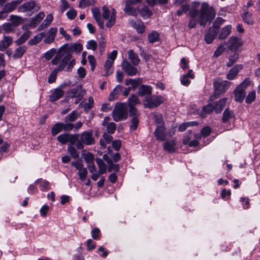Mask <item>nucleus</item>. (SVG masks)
Returning a JSON list of instances; mask_svg holds the SVG:
<instances>
[{"mask_svg": "<svg viewBox=\"0 0 260 260\" xmlns=\"http://www.w3.org/2000/svg\"><path fill=\"white\" fill-rule=\"evenodd\" d=\"M159 39V35L156 31H153L148 35V40L150 43L157 42Z\"/></svg>", "mask_w": 260, "mask_h": 260, "instance_id": "ea45409f", "label": "nucleus"}, {"mask_svg": "<svg viewBox=\"0 0 260 260\" xmlns=\"http://www.w3.org/2000/svg\"><path fill=\"white\" fill-rule=\"evenodd\" d=\"M153 118L154 121L156 123L157 126H163L164 122L162 119V116L160 114H153Z\"/></svg>", "mask_w": 260, "mask_h": 260, "instance_id": "5fc2aeb1", "label": "nucleus"}, {"mask_svg": "<svg viewBox=\"0 0 260 260\" xmlns=\"http://www.w3.org/2000/svg\"><path fill=\"white\" fill-rule=\"evenodd\" d=\"M227 101V98H222L217 102L212 103L214 111L216 113H220L224 107Z\"/></svg>", "mask_w": 260, "mask_h": 260, "instance_id": "a211bd4d", "label": "nucleus"}, {"mask_svg": "<svg viewBox=\"0 0 260 260\" xmlns=\"http://www.w3.org/2000/svg\"><path fill=\"white\" fill-rule=\"evenodd\" d=\"M53 19V16L52 14H48L45 20L43 21V22L39 25V26L38 27L37 30L38 31H41L42 30L45 29L48 26H49L51 22H52Z\"/></svg>", "mask_w": 260, "mask_h": 260, "instance_id": "393cba45", "label": "nucleus"}, {"mask_svg": "<svg viewBox=\"0 0 260 260\" xmlns=\"http://www.w3.org/2000/svg\"><path fill=\"white\" fill-rule=\"evenodd\" d=\"M67 15L69 19L71 20L74 19L77 15V12L74 9L71 8L67 12Z\"/></svg>", "mask_w": 260, "mask_h": 260, "instance_id": "774afa93", "label": "nucleus"}, {"mask_svg": "<svg viewBox=\"0 0 260 260\" xmlns=\"http://www.w3.org/2000/svg\"><path fill=\"white\" fill-rule=\"evenodd\" d=\"M78 174L80 179L82 181H84L85 180L87 176V170L85 168L83 167L78 170Z\"/></svg>", "mask_w": 260, "mask_h": 260, "instance_id": "de8ad7c7", "label": "nucleus"}, {"mask_svg": "<svg viewBox=\"0 0 260 260\" xmlns=\"http://www.w3.org/2000/svg\"><path fill=\"white\" fill-rule=\"evenodd\" d=\"M242 66L237 64L230 70L227 74V78L230 80H234L239 72L242 70Z\"/></svg>", "mask_w": 260, "mask_h": 260, "instance_id": "5701e85b", "label": "nucleus"}, {"mask_svg": "<svg viewBox=\"0 0 260 260\" xmlns=\"http://www.w3.org/2000/svg\"><path fill=\"white\" fill-rule=\"evenodd\" d=\"M194 77V76L192 73V71L190 70L187 74L183 75V79L181 81H188L189 79H193Z\"/></svg>", "mask_w": 260, "mask_h": 260, "instance_id": "69168bd1", "label": "nucleus"}, {"mask_svg": "<svg viewBox=\"0 0 260 260\" xmlns=\"http://www.w3.org/2000/svg\"><path fill=\"white\" fill-rule=\"evenodd\" d=\"M69 49V45L68 44L61 46L56 53L54 58L51 60V63L53 65H56L63 56L60 62L59 66L56 68L59 71H61L64 69L68 62L72 57V55L69 52L70 50Z\"/></svg>", "mask_w": 260, "mask_h": 260, "instance_id": "f257e3e1", "label": "nucleus"}, {"mask_svg": "<svg viewBox=\"0 0 260 260\" xmlns=\"http://www.w3.org/2000/svg\"><path fill=\"white\" fill-rule=\"evenodd\" d=\"M198 13L199 23L202 26H205L208 22H211L216 15L214 9L209 7L205 3L202 4L200 10Z\"/></svg>", "mask_w": 260, "mask_h": 260, "instance_id": "f03ea898", "label": "nucleus"}, {"mask_svg": "<svg viewBox=\"0 0 260 260\" xmlns=\"http://www.w3.org/2000/svg\"><path fill=\"white\" fill-rule=\"evenodd\" d=\"M22 0H16L7 3L3 8V10L8 16V14L15 10Z\"/></svg>", "mask_w": 260, "mask_h": 260, "instance_id": "ddd939ff", "label": "nucleus"}, {"mask_svg": "<svg viewBox=\"0 0 260 260\" xmlns=\"http://www.w3.org/2000/svg\"><path fill=\"white\" fill-rule=\"evenodd\" d=\"M57 139L62 144L69 142L71 145H73L77 139V136L75 135L62 134L59 135Z\"/></svg>", "mask_w": 260, "mask_h": 260, "instance_id": "1a4fd4ad", "label": "nucleus"}, {"mask_svg": "<svg viewBox=\"0 0 260 260\" xmlns=\"http://www.w3.org/2000/svg\"><path fill=\"white\" fill-rule=\"evenodd\" d=\"M165 100V99L160 95H153L146 97L143 103L145 107L152 108L158 106L163 103Z\"/></svg>", "mask_w": 260, "mask_h": 260, "instance_id": "39448f33", "label": "nucleus"}, {"mask_svg": "<svg viewBox=\"0 0 260 260\" xmlns=\"http://www.w3.org/2000/svg\"><path fill=\"white\" fill-rule=\"evenodd\" d=\"M13 38L8 36L4 35L2 40L0 41V50L4 51L12 43Z\"/></svg>", "mask_w": 260, "mask_h": 260, "instance_id": "f3484780", "label": "nucleus"}, {"mask_svg": "<svg viewBox=\"0 0 260 260\" xmlns=\"http://www.w3.org/2000/svg\"><path fill=\"white\" fill-rule=\"evenodd\" d=\"M154 136L157 140L164 141L166 138L165 133V127L163 126L157 125L154 132Z\"/></svg>", "mask_w": 260, "mask_h": 260, "instance_id": "b1692460", "label": "nucleus"}, {"mask_svg": "<svg viewBox=\"0 0 260 260\" xmlns=\"http://www.w3.org/2000/svg\"><path fill=\"white\" fill-rule=\"evenodd\" d=\"M93 16L97 21L99 27L103 29L104 28V23L101 19V15L99 9H95L92 10Z\"/></svg>", "mask_w": 260, "mask_h": 260, "instance_id": "c756f323", "label": "nucleus"}, {"mask_svg": "<svg viewBox=\"0 0 260 260\" xmlns=\"http://www.w3.org/2000/svg\"><path fill=\"white\" fill-rule=\"evenodd\" d=\"M127 105L125 103H117L112 111L113 120L116 122L123 120L127 118Z\"/></svg>", "mask_w": 260, "mask_h": 260, "instance_id": "7ed1b4c3", "label": "nucleus"}, {"mask_svg": "<svg viewBox=\"0 0 260 260\" xmlns=\"http://www.w3.org/2000/svg\"><path fill=\"white\" fill-rule=\"evenodd\" d=\"M96 162L99 167V172L101 174H104L106 172L107 166L104 161L101 158H96Z\"/></svg>", "mask_w": 260, "mask_h": 260, "instance_id": "a19ab883", "label": "nucleus"}, {"mask_svg": "<svg viewBox=\"0 0 260 260\" xmlns=\"http://www.w3.org/2000/svg\"><path fill=\"white\" fill-rule=\"evenodd\" d=\"M72 165L74 166L77 170H79L83 168V165L81 160H77L76 161H73L72 162Z\"/></svg>", "mask_w": 260, "mask_h": 260, "instance_id": "338daca9", "label": "nucleus"}, {"mask_svg": "<svg viewBox=\"0 0 260 260\" xmlns=\"http://www.w3.org/2000/svg\"><path fill=\"white\" fill-rule=\"evenodd\" d=\"M94 3V0H81L79 7L84 8L88 7Z\"/></svg>", "mask_w": 260, "mask_h": 260, "instance_id": "4d7b16f0", "label": "nucleus"}, {"mask_svg": "<svg viewBox=\"0 0 260 260\" xmlns=\"http://www.w3.org/2000/svg\"><path fill=\"white\" fill-rule=\"evenodd\" d=\"M98 47L97 43L93 40H91L87 42L86 48L95 51Z\"/></svg>", "mask_w": 260, "mask_h": 260, "instance_id": "864d4df0", "label": "nucleus"}, {"mask_svg": "<svg viewBox=\"0 0 260 260\" xmlns=\"http://www.w3.org/2000/svg\"><path fill=\"white\" fill-rule=\"evenodd\" d=\"M232 113L230 111L229 109L226 108L223 113L222 116V121L224 122H226L228 121V120L232 117Z\"/></svg>", "mask_w": 260, "mask_h": 260, "instance_id": "052dcab7", "label": "nucleus"}, {"mask_svg": "<svg viewBox=\"0 0 260 260\" xmlns=\"http://www.w3.org/2000/svg\"><path fill=\"white\" fill-rule=\"evenodd\" d=\"M128 23L130 25L137 30L138 33L143 34L145 32V27L141 20L129 19L128 20Z\"/></svg>", "mask_w": 260, "mask_h": 260, "instance_id": "f8f14e48", "label": "nucleus"}, {"mask_svg": "<svg viewBox=\"0 0 260 260\" xmlns=\"http://www.w3.org/2000/svg\"><path fill=\"white\" fill-rule=\"evenodd\" d=\"M9 21L11 22L13 25L17 26L23 22L24 19L19 16L11 15L9 17Z\"/></svg>", "mask_w": 260, "mask_h": 260, "instance_id": "c85d7f7f", "label": "nucleus"}, {"mask_svg": "<svg viewBox=\"0 0 260 260\" xmlns=\"http://www.w3.org/2000/svg\"><path fill=\"white\" fill-rule=\"evenodd\" d=\"M214 110L212 103H209L203 107L202 110L200 112V115L202 117H205L208 114H210Z\"/></svg>", "mask_w": 260, "mask_h": 260, "instance_id": "c9c22d12", "label": "nucleus"}, {"mask_svg": "<svg viewBox=\"0 0 260 260\" xmlns=\"http://www.w3.org/2000/svg\"><path fill=\"white\" fill-rule=\"evenodd\" d=\"M57 32L56 27H51L48 31L46 34V37L44 39V42L45 44H49L54 42L55 38Z\"/></svg>", "mask_w": 260, "mask_h": 260, "instance_id": "4468645a", "label": "nucleus"}, {"mask_svg": "<svg viewBox=\"0 0 260 260\" xmlns=\"http://www.w3.org/2000/svg\"><path fill=\"white\" fill-rule=\"evenodd\" d=\"M217 32L218 30H217V28L215 29L212 27H210L209 29L208 32L205 36L206 42L208 44L211 43L214 39Z\"/></svg>", "mask_w": 260, "mask_h": 260, "instance_id": "4be33fe9", "label": "nucleus"}, {"mask_svg": "<svg viewBox=\"0 0 260 260\" xmlns=\"http://www.w3.org/2000/svg\"><path fill=\"white\" fill-rule=\"evenodd\" d=\"M78 112L77 111H73L65 117V121H74L78 118Z\"/></svg>", "mask_w": 260, "mask_h": 260, "instance_id": "49530a36", "label": "nucleus"}, {"mask_svg": "<svg viewBox=\"0 0 260 260\" xmlns=\"http://www.w3.org/2000/svg\"><path fill=\"white\" fill-rule=\"evenodd\" d=\"M31 32L29 30L25 31L16 41V45L19 46L24 43L30 36Z\"/></svg>", "mask_w": 260, "mask_h": 260, "instance_id": "473e14b6", "label": "nucleus"}, {"mask_svg": "<svg viewBox=\"0 0 260 260\" xmlns=\"http://www.w3.org/2000/svg\"><path fill=\"white\" fill-rule=\"evenodd\" d=\"M93 99L92 97L88 98V103H86L84 106V108L85 111L87 112L90 110L93 105Z\"/></svg>", "mask_w": 260, "mask_h": 260, "instance_id": "e2e57ef3", "label": "nucleus"}, {"mask_svg": "<svg viewBox=\"0 0 260 260\" xmlns=\"http://www.w3.org/2000/svg\"><path fill=\"white\" fill-rule=\"evenodd\" d=\"M229 82H214V94L216 96L225 92L229 88Z\"/></svg>", "mask_w": 260, "mask_h": 260, "instance_id": "9d476101", "label": "nucleus"}, {"mask_svg": "<svg viewBox=\"0 0 260 260\" xmlns=\"http://www.w3.org/2000/svg\"><path fill=\"white\" fill-rule=\"evenodd\" d=\"M138 12L140 13L141 16L144 19L150 17L152 15L151 11L147 7H144L141 10H139Z\"/></svg>", "mask_w": 260, "mask_h": 260, "instance_id": "79ce46f5", "label": "nucleus"}, {"mask_svg": "<svg viewBox=\"0 0 260 260\" xmlns=\"http://www.w3.org/2000/svg\"><path fill=\"white\" fill-rule=\"evenodd\" d=\"M228 42L230 44L229 48L231 50H236L242 45L241 40L237 37H232Z\"/></svg>", "mask_w": 260, "mask_h": 260, "instance_id": "6ab92c4d", "label": "nucleus"}, {"mask_svg": "<svg viewBox=\"0 0 260 260\" xmlns=\"http://www.w3.org/2000/svg\"><path fill=\"white\" fill-rule=\"evenodd\" d=\"M128 102L129 106H134L140 104V100L136 95H131L128 99Z\"/></svg>", "mask_w": 260, "mask_h": 260, "instance_id": "09e8293b", "label": "nucleus"}, {"mask_svg": "<svg viewBox=\"0 0 260 260\" xmlns=\"http://www.w3.org/2000/svg\"><path fill=\"white\" fill-rule=\"evenodd\" d=\"M152 89L148 85H141L138 88V94L140 95H149L151 93Z\"/></svg>", "mask_w": 260, "mask_h": 260, "instance_id": "7c9ffc66", "label": "nucleus"}, {"mask_svg": "<svg viewBox=\"0 0 260 260\" xmlns=\"http://www.w3.org/2000/svg\"><path fill=\"white\" fill-rule=\"evenodd\" d=\"M12 25L11 23H5L1 26L6 33H9L14 31Z\"/></svg>", "mask_w": 260, "mask_h": 260, "instance_id": "13d9d810", "label": "nucleus"}, {"mask_svg": "<svg viewBox=\"0 0 260 260\" xmlns=\"http://www.w3.org/2000/svg\"><path fill=\"white\" fill-rule=\"evenodd\" d=\"M40 9V6L35 2L30 1L23 4L18 9V12L24 13L27 11H34L37 12Z\"/></svg>", "mask_w": 260, "mask_h": 260, "instance_id": "0eeeda50", "label": "nucleus"}, {"mask_svg": "<svg viewBox=\"0 0 260 260\" xmlns=\"http://www.w3.org/2000/svg\"><path fill=\"white\" fill-rule=\"evenodd\" d=\"M122 90V87L120 85H117L110 93L109 96V100L113 101L117 98L118 94Z\"/></svg>", "mask_w": 260, "mask_h": 260, "instance_id": "e433bc0d", "label": "nucleus"}, {"mask_svg": "<svg viewBox=\"0 0 260 260\" xmlns=\"http://www.w3.org/2000/svg\"><path fill=\"white\" fill-rule=\"evenodd\" d=\"M133 4L126 2L124 11L127 14L134 16H136L138 14L139 9H136L132 6Z\"/></svg>", "mask_w": 260, "mask_h": 260, "instance_id": "cd10ccee", "label": "nucleus"}, {"mask_svg": "<svg viewBox=\"0 0 260 260\" xmlns=\"http://www.w3.org/2000/svg\"><path fill=\"white\" fill-rule=\"evenodd\" d=\"M92 133L90 131L84 132L81 135V141L86 145H91L94 142V139L92 136Z\"/></svg>", "mask_w": 260, "mask_h": 260, "instance_id": "aec40b11", "label": "nucleus"}, {"mask_svg": "<svg viewBox=\"0 0 260 260\" xmlns=\"http://www.w3.org/2000/svg\"><path fill=\"white\" fill-rule=\"evenodd\" d=\"M224 21V19H223L221 17H217L214 22L212 27L215 29L217 28V30L218 31L219 26L221 25Z\"/></svg>", "mask_w": 260, "mask_h": 260, "instance_id": "680f3d73", "label": "nucleus"}, {"mask_svg": "<svg viewBox=\"0 0 260 260\" xmlns=\"http://www.w3.org/2000/svg\"><path fill=\"white\" fill-rule=\"evenodd\" d=\"M128 58L133 66H137L140 61L138 55L135 53L133 50H128Z\"/></svg>", "mask_w": 260, "mask_h": 260, "instance_id": "bb28decb", "label": "nucleus"}, {"mask_svg": "<svg viewBox=\"0 0 260 260\" xmlns=\"http://www.w3.org/2000/svg\"><path fill=\"white\" fill-rule=\"evenodd\" d=\"M232 29L231 25H228L222 28L220 35H219V39L223 40L226 38L231 34Z\"/></svg>", "mask_w": 260, "mask_h": 260, "instance_id": "72a5a7b5", "label": "nucleus"}, {"mask_svg": "<svg viewBox=\"0 0 260 260\" xmlns=\"http://www.w3.org/2000/svg\"><path fill=\"white\" fill-rule=\"evenodd\" d=\"M63 129L62 123L57 122L52 128L51 133L53 136H55Z\"/></svg>", "mask_w": 260, "mask_h": 260, "instance_id": "37998d69", "label": "nucleus"}, {"mask_svg": "<svg viewBox=\"0 0 260 260\" xmlns=\"http://www.w3.org/2000/svg\"><path fill=\"white\" fill-rule=\"evenodd\" d=\"M63 95V91L59 88H56L50 95L49 100L51 102H55L62 97Z\"/></svg>", "mask_w": 260, "mask_h": 260, "instance_id": "2f4dec72", "label": "nucleus"}, {"mask_svg": "<svg viewBox=\"0 0 260 260\" xmlns=\"http://www.w3.org/2000/svg\"><path fill=\"white\" fill-rule=\"evenodd\" d=\"M247 86L246 82H242L235 89V100L236 102L242 103L245 97V90Z\"/></svg>", "mask_w": 260, "mask_h": 260, "instance_id": "6e6552de", "label": "nucleus"}, {"mask_svg": "<svg viewBox=\"0 0 260 260\" xmlns=\"http://www.w3.org/2000/svg\"><path fill=\"white\" fill-rule=\"evenodd\" d=\"M198 11L191 10L190 12V19L188 23V27L190 28L195 27L197 24V22H199V19L198 18Z\"/></svg>", "mask_w": 260, "mask_h": 260, "instance_id": "a878e982", "label": "nucleus"}, {"mask_svg": "<svg viewBox=\"0 0 260 260\" xmlns=\"http://www.w3.org/2000/svg\"><path fill=\"white\" fill-rule=\"evenodd\" d=\"M26 47L25 46H22L17 48L13 55L14 58H20L25 52Z\"/></svg>", "mask_w": 260, "mask_h": 260, "instance_id": "4c0bfd02", "label": "nucleus"}, {"mask_svg": "<svg viewBox=\"0 0 260 260\" xmlns=\"http://www.w3.org/2000/svg\"><path fill=\"white\" fill-rule=\"evenodd\" d=\"M117 52L113 50L110 54H108L107 59L104 64L105 76H108L113 73L112 65L116 58Z\"/></svg>", "mask_w": 260, "mask_h": 260, "instance_id": "423d86ee", "label": "nucleus"}, {"mask_svg": "<svg viewBox=\"0 0 260 260\" xmlns=\"http://www.w3.org/2000/svg\"><path fill=\"white\" fill-rule=\"evenodd\" d=\"M139 120L137 116H134L131 120V125H130V128L131 130H135L139 124Z\"/></svg>", "mask_w": 260, "mask_h": 260, "instance_id": "bf43d9fd", "label": "nucleus"}, {"mask_svg": "<svg viewBox=\"0 0 260 260\" xmlns=\"http://www.w3.org/2000/svg\"><path fill=\"white\" fill-rule=\"evenodd\" d=\"M70 53L72 54L73 51H75L76 53L79 54L83 49V46L81 43H75L70 47L69 46Z\"/></svg>", "mask_w": 260, "mask_h": 260, "instance_id": "58836bf2", "label": "nucleus"}, {"mask_svg": "<svg viewBox=\"0 0 260 260\" xmlns=\"http://www.w3.org/2000/svg\"><path fill=\"white\" fill-rule=\"evenodd\" d=\"M163 147L166 151L173 153L176 149V142L175 140L167 141L163 144Z\"/></svg>", "mask_w": 260, "mask_h": 260, "instance_id": "412c9836", "label": "nucleus"}, {"mask_svg": "<svg viewBox=\"0 0 260 260\" xmlns=\"http://www.w3.org/2000/svg\"><path fill=\"white\" fill-rule=\"evenodd\" d=\"M45 15L43 12H40L39 14L31 18L29 20V26L30 27H36L43 19Z\"/></svg>", "mask_w": 260, "mask_h": 260, "instance_id": "2eb2a0df", "label": "nucleus"}, {"mask_svg": "<svg viewBox=\"0 0 260 260\" xmlns=\"http://www.w3.org/2000/svg\"><path fill=\"white\" fill-rule=\"evenodd\" d=\"M36 183L40 184L41 190L43 191H46L49 189V183L46 180L40 179L37 180Z\"/></svg>", "mask_w": 260, "mask_h": 260, "instance_id": "c03bdc74", "label": "nucleus"}, {"mask_svg": "<svg viewBox=\"0 0 260 260\" xmlns=\"http://www.w3.org/2000/svg\"><path fill=\"white\" fill-rule=\"evenodd\" d=\"M45 36L46 33L45 32L38 34L29 41L28 44L30 45H35L39 43Z\"/></svg>", "mask_w": 260, "mask_h": 260, "instance_id": "f704fd0d", "label": "nucleus"}, {"mask_svg": "<svg viewBox=\"0 0 260 260\" xmlns=\"http://www.w3.org/2000/svg\"><path fill=\"white\" fill-rule=\"evenodd\" d=\"M56 53V50L54 48H52L44 54V57L47 60H50Z\"/></svg>", "mask_w": 260, "mask_h": 260, "instance_id": "603ef678", "label": "nucleus"}, {"mask_svg": "<svg viewBox=\"0 0 260 260\" xmlns=\"http://www.w3.org/2000/svg\"><path fill=\"white\" fill-rule=\"evenodd\" d=\"M85 93V91L82 90L81 86L78 85L76 89H73L69 92V96L71 98H77L79 100L84 96Z\"/></svg>", "mask_w": 260, "mask_h": 260, "instance_id": "dca6fc26", "label": "nucleus"}, {"mask_svg": "<svg viewBox=\"0 0 260 260\" xmlns=\"http://www.w3.org/2000/svg\"><path fill=\"white\" fill-rule=\"evenodd\" d=\"M243 20L248 24L252 25L253 24V20L252 18V14L248 11L245 12L242 15Z\"/></svg>", "mask_w": 260, "mask_h": 260, "instance_id": "a18cd8bd", "label": "nucleus"}, {"mask_svg": "<svg viewBox=\"0 0 260 260\" xmlns=\"http://www.w3.org/2000/svg\"><path fill=\"white\" fill-rule=\"evenodd\" d=\"M102 17L106 20V27L110 28L116 22V11L113 8L109 9L106 6H104L102 7Z\"/></svg>", "mask_w": 260, "mask_h": 260, "instance_id": "20e7f679", "label": "nucleus"}, {"mask_svg": "<svg viewBox=\"0 0 260 260\" xmlns=\"http://www.w3.org/2000/svg\"><path fill=\"white\" fill-rule=\"evenodd\" d=\"M256 93L254 91H250L246 98L245 102L247 104H250L255 99Z\"/></svg>", "mask_w": 260, "mask_h": 260, "instance_id": "3c124183", "label": "nucleus"}, {"mask_svg": "<svg viewBox=\"0 0 260 260\" xmlns=\"http://www.w3.org/2000/svg\"><path fill=\"white\" fill-rule=\"evenodd\" d=\"M122 67L124 71L129 76L135 75L138 72L137 69L134 67L128 60L126 59L123 61L122 63Z\"/></svg>", "mask_w": 260, "mask_h": 260, "instance_id": "9b49d317", "label": "nucleus"}, {"mask_svg": "<svg viewBox=\"0 0 260 260\" xmlns=\"http://www.w3.org/2000/svg\"><path fill=\"white\" fill-rule=\"evenodd\" d=\"M88 61H89V62L90 65L91 70L92 71H93L95 69V64H96L95 59L94 57L91 55H89L88 56Z\"/></svg>", "mask_w": 260, "mask_h": 260, "instance_id": "0e129e2a", "label": "nucleus"}, {"mask_svg": "<svg viewBox=\"0 0 260 260\" xmlns=\"http://www.w3.org/2000/svg\"><path fill=\"white\" fill-rule=\"evenodd\" d=\"M238 54L237 53H234L233 55H232L229 59V61L226 63V66L228 67H231L232 65L234 64V63H235L237 61V60L238 58Z\"/></svg>", "mask_w": 260, "mask_h": 260, "instance_id": "6e6d98bb", "label": "nucleus"}, {"mask_svg": "<svg viewBox=\"0 0 260 260\" xmlns=\"http://www.w3.org/2000/svg\"><path fill=\"white\" fill-rule=\"evenodd\" d=\"M68 151L71 156L73 158H77L79 157V152L76 150V149L73 147L72 146H69L68 148Z\"/></svg>", "mask_w": 260, "mask_h": 260, "instance_id": "8fccbe9b", "label": "nucleus"}]
</instances>
